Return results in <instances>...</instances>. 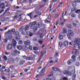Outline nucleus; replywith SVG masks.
Here are the masks:
<instances>
[{
  "mask_svg": "<svg viewBox=\"0 0 80 80\" xmlns=\"http://www.w3.org/2000/svg\"><path fill=\"white\" fill-rule=\"evenodd\" d=\"M53 75V72H51V74L48 76V77H52V75Z\"/></svg>",
  "mask_w": 80,
  "mask_h": 80,
  "instance_id": "6e6d98bb",
  "label": "nucleus"
},
{
  "mask_svg": "<svg viewBox=\"0 0 80 80\" xmlns=\"http://www.w3.org/2000/svg\"><path fill=\"white\" fill-rule=\"evenodd\" d=\"M18 43L20 45H22L23 43V41L22 40L19 41Z\"/></svg>",
  "mask_w": 80,
  "mask_h": 80,
  "instance_id": "c03bdc74",
  "label": "nucleus"
},
{
  "mask_svg": "<svg viewBox=\"0 0 80 80\" xmlns=\"http://www.w3.org/2000/svg\"><path fill=\"white\" fill-rule=\"evenodd\" d=\"M75 78H76V74H74L72 77V80H75Z\"/></svg>",
  "mask_w": 80,
  "mask_h": 80,
  "instance_id": "2f4dec72",
  "label": "nucleus"
},
{
  "mask_svg": "<svg viewBox=\"0 0 80 80\" xmlns=\"http://www.w3.org/2000/svg\"><path fill=\"white\" fill-rule=\"evenodd\" d=\"M52 70H53V71H54V72H61V71H60V69H59V68H55L53 67H52Z\"/></svg>",
  "mask_w": 80,
  "mask_h": 80,
  "instance_id": "4468645a",
  "label": "nucleus"
},
{
  "mask_svg": "<svg viewBox=\"0 0 80 80\" xmlns=\"http://www.w3.org/2000/svg\"><path fill=\"white\" fill-rule=\"evenodd\" d=\"M25 62V61H21L20 63V64L21 65H23L24 63Z\"/></svg>",
  "mask_w": 80,
  "mask_h": 80,
  "instance_id": "49530a36",
  "label": "nucleus"
},
{
  "mask_svg": "<svg viewBox=\"0 0 80 80\" xmlns=\"http://www.w3.org/2000/svg\"><path fill=\"white\" fill-rule=\"evenodd\" d=\"M28 16H29L31 18H32V16L33 15V14H32V12H31L29 14H28Z\"/></svg>",
  "mask_w": 80,
  "mask_h": 80,
  "instance_id": "b1692460",
  "label": "nucleus"
},
{
  "mask_svg": "<svg viewBox=\"0 0 80 80\" xmlns=\"http://www.w3.org/2000/svg\"><path fill=\"white\" fill-rule=\"evenodd\" d=\"M0 20L1 21V22H4V21H5V18H1L0 19Z\"/></svg>",
  "mask_w": 80,
  "mask_h": 80,
  "instance_id": "603ef678",
  "label": "nucleus"
},
{
  "mask_svg": "<svg viewBox=\"0 0 80 80\" xmlns=\"http://www.w3.org/2000/svg\"><path fill=\"white\" fill-rule=\"evenodd\" d=\"M63 73L66 75H68L70 74V72L67 70H64L63 72Z\"/></svg>",
  "mask_w": 80,
  "mask_h": 80,
  "instance_id": "dca6fc26",
  "label": "nucleus"
},
{
  "mask_svg": "<svg viewBox=\"0 0 80 80\" xmlns=\"http://www.w3.org/2000/svg\"><path fill=\"white\" fill-rule=\"evenodd\" d=\"M55 56L56 57H58V52H56L55 54Z\"/></svg>",
  "mask_w": 80,
  "mask_h": 80,
  "instance_id": "864d4df0",
  "label": "nucleus"
},
{
  "mask_svg": "<svg viewBox=\"0 0 80 80\" xmlns=\"http://www.w3.org/2000/svg\"><path fill=\"white\" fill-rule=\"evenodd\" d=\"M12 44H9L8 45L7 47V49L8 50H10L12 49Z\"/></svg>",
  "mask_w": 80,
  "mask_h": 80,
  "instance_id": "9b49d317",
  "label": "nucleus"
},
{
  "mask_svg": "<svg viewBox=\"0 0 80 80\" xmlns=\"http://www.w3.org/2000/svg\"><path fill=\"white\" fill-rule=\"evenodd\" d=\"M37 25V22L35 21H33V22H31L29 25L30 28H32L33 26Z\"/></svg>",
  "mask_w": 80,
  "mask_h": 80,
  "instance_id": "6e6552de",
  "label": "nucleus"
},
{
  "mask_svg": "<svg viewBox=\"0 0 80 80\" xmlns=\"http://www.w3.org/2000/svg\"><path fill=\"white\" fill-rule=\"evenodd\" d=\"M3 58L5 61L7 60V57L6 56H4Z\"/></svg>",
  "mask_w": 80,
  "mask_h": 80,
  "instance_id": "c9c22d12",
  "label": "nucleus"
},
{
  "mask_svg": "<svg viewBox=\"0 0 80 80\" xmlns=\"http://www.w3.org/2000/svg\"><path fill=\"white\" fill-rule=\"evenodd\" d=\"M12 41L13 43L12 44V46L13 48H15V47H16V45H17V41H16V40L14 39H12Z\"/></svg>",
  "mask_w": 80,
  "mask_h": 80,
  "instance_id": "2eb2a0df",
  "label": "nucleus"
},
{
  "mask_svg": "<svg viewBox=\"0 0 80 80\" xmlns=\"http://www.w3.org/2000/svg\"><path fill=\"white\" fill-rule=\"evenodd\" d=\"M41 34V33L40 32V31H38L37 32V35L39 36Z\"/></svg>",
  "mask_w": 80,
  "mask_h": 80,
  "instance_id": "5fc2aeb1",
  "label": "nucleus"
},
{
  "mask_svg": "<svg viewBox=\"0 0 80 80\" xmlns=\"http://www.w3.org/2000/svg\"><path fill=\"white\" fill-rule=\"evenodd\" d=\"M27 35H28V36H29V35H30V32H26Z\"/></svg>",
  "mask_w": 80,
  "mask_h": 80,
  "instance_id": "680f3d73",
  "label": "nucleus"
},
{
  "mask_svg": "<svg viewBox=\"0 0 80 80\" xmlns=\"http://www.w3.org/2000/svg\"><path fill=\"white\" fill-rule=\"evenodd\" d=\"M76 55H73L71 57V58L72 59H70L68 62V64L70 65L72 63V62H75V58H76Z\"/></svg>",
  "mask_w": 80,
  "mask_h": 80,
  "instance_id": "f03ea898",
  "label": "nucleus"
},
{
  "mask_svg": "<svg viewBox=\"0 0 80 80\" xmlns=\"http://www.w3.org/2000/svg\"><path fill=\"white\" fill-rule=\"evenodd\" d=\"M76 66H79L80 65V63L78 62H77L76 64Z\"/></svg>",
  "mask_w": 80,
  "mask_h": 80,
  "instance_id": "e2e57ef3",
  "label": "nucleus"
},
{
  "mask_svg": "<svg viewBox=\"0 0 80 80\" xmlns=\"http://www.w3.org/2000/svg\"><path fill=\"white\" fill-rule=\"evenodd\" d=\"M75 13H76L79 14L80 13V9H78L77 10Z\"/></svg>",
  "mask_w": 80,
  "mask_h": 80,
  "instance_id": "e433bc0d",
  "label": "nucleus"
},
{
  "mask_svg": "<svg viewBox=\"0 0 80 80\" xmlns=\"http://www.w3.org/2000/svg\"><path fill=\"white\" fill-rule=\"evenodd\" d=\"M65 33H63V32H62V35L61 36H62V37H65L66 36V34H65Z\"/></svg>",
  "mask_w": 80,
  "mask_h": 80,
  "instance_id": "09e8293b",
  "label": "nucleus"
},
{
  "mask_svg": "<svg viewBox=\"0 0 80 80\" xmlns=\"http://www.w3.org/2000/svg\"><path fill=\"white\" fill-rule=\"evenodd\" d=\"M40 32H44V30L43 28H40Z\"/></svg>",
  "mask_w": 80,
  "mask_h": 80,
  "instance_id": "4d7b16f0",
  "label": "nucleus"
},
{
  "mask_svg": "<svg viewBox=\"0 0 80 80\" xmlns=\"http://www.w3.org/2000/svg\"><path fill=\"white\" fill-rule=\"evenodd\" d=\"M63 36H62V35H60L59 36V39L60 40H62V39H63Z\"/></svg>",
  "mask_w": 80,
  "mask_h": 80,
  "instance_id": "de8ad7c7",
  "label": "nucleus"
},
{
  "mask_svg": "<svg viewBox=\"0 0 80 80\" xmlns=\"http://www.w3.org/2000/svg\"><path fill=\"white\" fill-rule=\"evenodd\" d=\"M35 57H37V56L34 54H32L30 57H28L27 58L28 60H33V59L35 58Z\"/></svg>",
  "mask_w": 80,
  "mask_h": 80,
  "instance_id": "0eeeda50",
  "label": "nucleus"
},
{
  "mask_svg": "<svg viewBox=\"0 0 80 80\" xmlns=\"http://www.w3.org/2000/svg\"><path fill=\"white\" fill-rule=\"evenodd\" d=\"M61 80H68V78L66 77H63L61 78Z\"/></svg>",
  "mask_w": 80,
  "mask_h": 80,
  "instance_id": "cd10ccee",
  "label": "nucleus"
},
{
  "mask_svg": "<svg viewBox=\"0 0 80 80\" xmlns=\"http://www.w3.org/2000/svg\"><path fill=\"white\" fill-rule=\"evenodd\" d=\"M22 49L23 50V51H27L28 50V47H27L26 46H24L22 47Z\"/></svg>",
  "mask_w": 80,
  "mask_h": 80,
  "instance_id": "a211bd4d",
  "label": "nucleus"
},
{
  "mask_svg": "<svg viewBox=\"0 0 80 80\" xmlns=\"http://www.w3.org/2000/svg\"><path fill=\"white\" fill-rule=\"evenodd\" d=\"M40 38H43V34L42 33H41L40 35H39Z\"/></svg>",
  "mask_w": 80,
  "mask_h": 80,
  "instance_id": "f704fd0d",
  "label": "nucleus"
},
{
  "mask_svg": "<svg viewBox=\"0 0 80 80\" xmlns=\"http://www.w3.org/2000/svg\"><path fill=\"white\" fill-rule=\"evenodd\" d=\"M14 54H15L16 55L18 54H20V52H19V51L17 50H15L14 51Z\"/></svg>",
  "mask_w": 80,
  "mask_h": 80,
  "instance_id": "aec40b11",
  "label": "nucleus"
},
{
  "mask_svg": "<svg viewBox=\"0 0 80 80\" xmlns=\"http://www.w3.org/2000/svg\"><path fill=\"white\" fill-rule=\"evenodd\" d=\"M25 29V30H28L29 29V26L28 25H26Z\"/></svg>",
  "mask_w": 80,
  "mask_h": 80,
  "instance_id": "bb28decb",
  "label": "nucleus"
},
{
  "mask_svg": "<svg viewBox=\"0 0 80 80\" xmlns=\"http://www.w3.org/2000/svg\"><path fill=\"white\" fill-rule=\"evenodd\" d=\"M45 6V4H43L42 5L40 6L39 7L40 8H42V7H44Z\"/></svg>",
  "mask_w": 80,
  "mask_h": 80,
  "instance_id": "3c124183",
  "label": "nucleus"
},
{
  "mask_svg": "<svg viewBox=\"0 0 80 80\" xmlns=\"http://www.w3.org/2000/svg\"><path fill=\"white\" fill-rule=\"evenodd\" d=\"M74 49H73V51L72 52V54L75 53L77 55H80V51H78L80 50V47L79 45L77 44H75L74 45Z\"/></svg>",
  "mask_w": 80,
  "mask_h": 80,
  "instance_id": "f257e3e1",
  "label": "nucleus"
},
{
  "mask_svg": "<svg viewBox=\"0 0 80 80\" xmlns=\"http://www.w3.org/2000/svg\"><path fill=\"white\" fill-rule=\"evenodd\" d=\"M20 36H17L16 38V40H20Z\"/></svg>",
  "mask_w": 80,
  "mask_h": 80,
  "instance_id": "a18cd8bd",
  "label": "nucleus"
},
{
  "mask_svg": "<svg viewBox=\"0 0 80 80\" xmlns=\"http://www.w3.org/2000/svg\"><path fill=\"white\" fill-rule=\"evenodd\" d=\"M46 53H47V51H43V52H41V53H42V54L40 55V56L39 57V59L38 60V61L37 62V63H38V62H40V60H41V58L43 57V55H45V54Z\"/></svg>",
  "mask_w": 80,
  "mask_h": 80,
  "instance_id": "423d86ee",
  "label": "nucleus"
},
{
  "mask_svg": "<svg viewBox=\"0 0 80 80\" xmlns=\"http://www.w3.org/2000/svg\"><path fill=\"white\" fill-rule=\"evenodd\" d=\"M46 68V67H44L43 69H42L41 71H40L39 72L40 74H37L36 77L37 78H39L40 76H42L45 73V68Z\"/></svg>",
  "mask_w": 80,
  "mask_h": 80,
  "instance_id": "7ed1b4c3",
  "label": "nucleus"
},
{
  "mask_svg": "<svg viewBox=\"0 0 80 80\" xmlns=\"http://www.w3.org/2000/svg\"><path fill=\"white\" fill-rule=\"evenodd\" d=\"M2 5H3V6H1V8H2V9H3V8H5V3H2L1 4Z\"/></svg>",
  "mask_w": 80,
  "mask_h": 80,
  "instance_id": "473e14b6",
  "label": "nucleus"
},
{
  "mask_svg": "<svg viewBox=\"0 0 80 80\" xmlns=\"http://www.w3.org/2000/svg\"><path fill=\"white\" fill-rule=\"evenodd\" d=\"M10 32L11 33H15V29H12L11 30H9L8 31L7 33L8 34H9Z\"/></svg>",
  "mask_w": 80,
  "mask_h": 80,
  "instance_id": "ddd939ff",
  "label": "nucleus"
},
{
  "mask_svg": "<svg viewBox=\"0 0 80 80\" xmlns=\"http://www.w3.org/2000/svg\"><path fill=\"white\" fill-rule=\"evenodd\" d=\"M64 45L65 47H67L68 45V42L65 41L64 42Z\"/></svg>",
  "mask_w": 80,
  "mask_h": 80,
  "instance_id": "4be33fe9",
  "label": "nucleus"
},
{
  "mask_svg": "<svg viewBox=\"0 0 80 80\" xmlns=\"http://www.w3.org/2000/svg\"><path fill=\"white\" fill-rule=\"evenodd\" d=\"M72 5L73 7H75L77 6V2L75 1H73L72 3Z\"/></svg>",
  "mask_w": 80,
  "mask_h": 80,
  "instance_id": "6ab92c4d",
  "label": "nucleus"
},
{
  "mask_svg": "<svg viewBox=\"0 0 80 80\" xmlns=\"http://www.w3.org/2000/svg\"><path fill=\"white\" fill-rule=\"evenodd\" d=\"M22 57L23 58H24V59H26V60H27V58H28V57L26 56H22Z\"/></svg>",
  "mask_w": 80,
  "mask_h": 80,
  "instance_id": "37998d69",
  "label": "nucleus"
},
{
  "mask_svg": "<svg viewBox=\"0 0 80 80\" xmlns=\"http://www.w3.org/2000/svg\"><path fill=\"white\" fill-rule=\"evenodd\" d=\"M24 29V27L23 26H22L19 29V31L20 32H23V29Z\"/></svg>",
  "mask_w": 80,
  "mask_h": 80,
  "instance_id": "c756f323",
  "label": "nucleus"
},
{
  "mask_svg": "<svg viewBox=\"0 0 80 80\" xmlns=\"http://www.w3.org/2000/svg\"><path fill=\"white\" fill-rule=\"evenodd\" d=\"M75 2L76 3H79L80 2V0H75Z\"/></svg>",
  "mask_w": 80,
  "mask_h": 80,
  "instance_id": "69168bd1",
  "label": "nucleus"
},
{
  "mask_svg": "<svg viewBox=\"0 0 80 80\" xmlns=\"http://www.w3.org/2000/svg\"><path fill=\"white\" fill-rule=\"evenodd\" d=\"M33 50H38V48L37 47H34L33 48Z\"/></svg>",
  "mask_w": 80,
  "mask_h": 80,
  "instance_id": "ea45409f",
  "label": "nucleus"
},
{
  "mask_svg": "<svg viewBox=\"0 0 80 80\" xmlns=\"http://www.w3.org/2000/svg\"><path fill=\"white\" fill-rule=\"evenodd\" d=\"M64 18L63 17H61L60 18V21H62V22L61 23L59 24V26H62V25H63L65 23V22L67 19H64Z\"/></svg>",
  "mask_w": 80,
  "mask_h": 80,
  "instance_id": "39448f33",
  "label": "nucleus"
},
{
  "mask_svg": "<svg viewBox=\"0 0 80 80\" xmlns=\"http://www.w3.org/2000/svg\"><path fill=\"white\" fill-rule=\"evenodd\" d=\"M48 19L50 20V18H51V16L50 15H49L48 18H47Z\"/></svg>",
  "mask_w": 80,
  "mask_h": 80,
  "instance_id": "052dcab7",
  "label": "nucleus"
},
{
  "mask_svg": "<svg viewBox=\"0 0 80 80\" xmlns=\"http://www.w3.org/2000/svg\"><path fill=\"white\" fill-rule=\"evenodd\" d=\"M16 36H20L19 35V32L18 31H16Z\"/></svg>",
  "mask_w": 80,
  "mask_h": 80,
  "instance_id": "8fccbe9b",
  "label": "nucleus"
},
{
  "mask_svg": "<svg viewBox=\"0 0 80 80\" xmlns=\"http://www.w3.org/2000/svg\"><path fill=\"white\" fill-rule=\"evenodd\" d=\"M29 49L30 50H32V47L31 46H29Z\"/></svg>",
  "mask_w": 80,
  "mask_h": 80,
  "instance_id": "0e129e2a",
  "label": "nucleus"
},
{
  "mask_svg": "<svg viewBox=\"0 0 80 80\" xmlns=\"http://www.w3.org/2000/svg\"><path fill=\"white\" fill-rule=\"evenodd\" d=\"M71 16L72 18H75L76 17V14L74 13H72L71 14Z\"/></svg>",
  "mask_w": 80,
  "mask_h": 80,
  "instance_id": "c85d7f7f",
  "label": "nucleus"
},
{
  "mask_svg": "<svg viewBox=\"0 0 80 80\" xmlns=\"http://www.w3.org/2000/svg\"><path fill=\"white\" fill-rule=\"evenodd\" d=\"M62 33H67V29L65 28H63L62 30Z\"/></svg>",
  "mask_w": 80,
  "mask_h": 80,
  "instance_id": "412c9836",
  "label": "nucleus"
},
{
  "mask_svg": "<svg viewBox=\"0 0 80 80\" xmlns=\"http://www.w3.org/2000/svg\"><path fill=\"white\" fill-rule=\"evenodd\" d=\"M36 13H37V15L38 16H40V15H41V12H36Z\"/></svg>",
  "mask_w": 80,
  "mask_h": 80,
  "instance_id": "72a5a7b5",
  "label": "nucleus"
},
{
  "mask_svg": "<svg viewBox=\"0 0 80 80\" xmlns=\"http://www.w3.org/2000/svg\"><path fill=\"white\" fill-rule=\"evenodd\" d=\"M17 48H18V50H20L21 49H22V46L20 45L17 46Z\"/></svg>",
  "mask_w": 80,
  "mask_h": 80,
  "instance_id": "5701e85b",
  "label": "nucleus"
},
{
  "mask_svg": "<svg viewBox=\"0 0 80 80\" xmlns=\"http://www.w3.org/2000/svg\"><path fill=\"white\" fill-rule=\"evenodd\" d=\"M2 79L3 80H6V77L3 76L2 78Z\"/></svg>",
  "mask_w": 80,
  "mask_h": 80,
  "instance_id": "774afa93",
  "label": "nucleus"
},
{
  "mask_svg": "<svg viewBox=\"0 0 80 80\" xmlns=\"http://www.w3.org/2000/svg\"><path fill=\"white\" fill-rule=\"evenodd\" d=\"M59 47H62V46L63 45V43H62V42H59Z\"/></svg>",
  "mask_w": 80,
  "mask_h": 80,
  "instance_id": "58836bf2",
  "label": "nucleus"
},
{
  "mask_svg": "<svg viewBox=\"0 0 80 80\" xmlns=\"http://www.w3.org/2000/svg\"><path fill=\"white\" fill-rule=\"evenodd\" d=\"M60 13H59L58 14H56L55 15L54 17L55 18H58V16H59V15H60Z\"/></svg>",
  "mask_w": 80,
  "mask_h": 80,
  "instance_id": "4c0bfd02",
  "label": "nucleus"
},
{
  "mask_svg": "<svg viewBox=\"0 0 80 80\" xmlns=\"http://www.w3.org/2000/svg\"><path fill=\"white\" fill-rule=\"evenodd\" d=\"M80 42V39L79 38H76L75 39L74 43L75 44H78Z\"/></svg>",
  "mask_w": 80,
  "mask_h": 80,
  "instance_id": "9d476101",
  "label": "nucleus"
},
{
  "mask_svg": "<svg viewBox=\"0 0 80 80\" xmlns=\"http://www.w3.org/2000/svg\"><path fill=\"white\" fill-rule=\"evenodd\" d=\"M6 39H5L4 41L5 43H7L8 42V40H11L12 39V36L11 35H7L6 36Z\"/></svg>",
  "mask_w": 80,
  "mask_h": 80,
  "instance_id": "20e7f679",
  "label": "nucleus"
},
{
  "mask_svg": "<svg viewBox=\"0 0 80 80\" xmlns=\"http://www.w3.org/2000/svg\"><path fill=\"white\" fill-rule=\"evenodd\" d=\"M37 27L38 28H41L42 27V24L40 22H39L37 24Z\"/></svg>",
  "mask_w": 80,
  "mask_h": 80,
  "instance_id": "f3484780",
  "label": "nucleus"
},
{
  "mask_svg": "<svg viewBox=\"0 0 80 80\" xmlns=\"http://www.w3.org/2000/svg\"><path fill=\"white\" fill-rule=\"evenodd\" d=\"M22 20H23V19L22 18V17H21L20 18H19L18 21H19V22H20V21H22Z\"/></svg>",
  "mask_w": 80,
  "mask_h": 80,
  "instance_id": "bf43d9fd",
  "label": "nucleus"
},
{
  "mask_svg": "<svg viewBox=\"0 0 80 80\" xmlns=\"http://www.w3.org/2000/svg\"><path fill=\"white\" fill-rule=\"evenodd\" d=\"M68 34H69V35L71 36V37H73V36L74 35V34L73 33V32L72 31L70 30H68Z\"/></svg>",
  "mask_w": 80,
  "mask_h": 80,
  "instance_id": "f8f14e48",
  "label": "nucleus"
},
{
  "mask_svg": "<svg viewBox=\"0 0 80 80\" xmlns=\"http://www.w3.org/2000/svg\"><path fill=\"white\" fill-rule=\"evenodd\" d=\"M44 22L46 23H50V21H48L47 18H46V19L45 20Z\"/></svg>",
  "mask_w": 80,
  "mask_h": 80,
  "instance_id": "393cba45",
  "label": "nucleus"
},
{
  "mask_svg": "<svg viewBox=\"0 0 80 80\" xmlns=\"http://www.w3.org/2000/svg\"><path fill=\"white\" fill-rule=\"evenodd\" d=\"M24 43L25 46H29L30 45V41L29 40H27L24 42Z\"/></svg>",
  "mask_w": 80,
  "mask_h": 80,
  "instance_id": "1a4fd4ad",
  "label": "nucleus"
},
{
  "mask_svg": "<svg viewBox=\"0 0 80 80\" xmlns=\"http://www.w3.org/2000/svg\"><path fill=\"white\" fill-rule=\"evenodd\" d=\"M32 35H33V33L30 32V33L29 34V36L30 37H32Z\"/></svg>",
  "mask_w": 80,
  "mask_h": 80,
  "instance_id": "338daca9",
  "label": "nucleus"
},
{
  "mask_svg": "<svg viewBox=\"0 0 80 80\" xmlns=\"http://www.w3.org/2000/svg\"><path fill=\"white\" fill-rule=\"evenodd\" d=\"M67 27H68V28H72V26H71V25L70 24H68L66 25Z\"/></svg>",
  "mask_w": 80,
  "mask_h": 80,
  "instance_id": "a19ab883",
  "label": "nucleus"
},
{
  "mask_svg": "<svg viewBox=\"0 0 80 80\" xmlns=\"http://www.w3.org/2000/svg\"><path fill=\"white\" fill-rule=\"evenodd\" d=\"M10 60H11L12 62H14V59L12 58L10 59Z\"/></svg>",
  "mask_w": 80,
  "mask_h": 80,
  "instance_id": "13d9d810",
  "label": "nucleus"
},
{
  "mask_svg": "<svg viewBox=\"0 0 80 80\" xmlns=\"http://www.w3.org/2000/svg\"><path fill=\"white\" fill-rule=\"evenodd\" d=\"M38 28H37V27L36 26H35L33 27V30H34V32H37V30Z\"/></svg>",
  "mask_w": 80,
  "mask_h": 80,
  "instance_id": "a878e982",
  "label": "nucleus"
},
{
  "mask_svg": "<svg viewBox=\"0 0 80 80\" xmlns=\"http://www.w3.org/2000/svg\"><path fill=\"white\" fill-rule=\"evenodd\" d=\"M71 11L72 12H75V11H77V8H72Z\"/></svg>",
  "mask_w": 80,
  "mask_h": 80,
  "instance_id": "7c9ffc66",
  "label": "nucleus"
},
{
  "mask_svg": "<svg viewBox=\"0 0 80 80\" xmlns=\"http://www.w3.org/2000/svg\"><path fill=\"white\" fill-rule=\"evenodd\" d=\"M43 40H39L38 43L39 44H40V45H42L43 44Z\"/></svg>",
  "mask_w": 80,
  "mask_h": 80,
  "instance_id": "79ce46f5",
  "label": "nucleus"
}]
</instances>
